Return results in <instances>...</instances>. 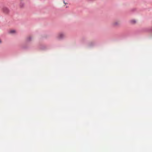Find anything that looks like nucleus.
<instances>
[{
	"label": "nucleus",
	"mask_w": 152,
	"mask_h": 152,
	"mask_svg": "<svg viewBox=\"0 0 152 152\" xmlns=\"http://www.w3.org/2000/svg\"><path fill=\"white\" fill-rule=\"evenodd\" d=\"M3 12L6 13H8L9 10V9L7 7H4L3 9Z\"/></svg>",
	"instance_id": "f257e3e1"
},
{
	"label": "nucleus",
	"mask_w": 152,
	"mask_h": 152,
	"mask_svg": "<svg viewBox=\"0 0 152 152\" xmlns=\"http://www.w3.org/2000/svg\"><path fill=\"white\" fill-rule=\"evenodd\" d=\"M120 22L118 21H115L113 23V25L114 26H119L120 25Z\"/></svg>",
	"instance_id": "f03ea898"
},
{
	"label": "nucleus",
	"mask_w": 152,
	"mask_h": 152,
	"mask_svg": "<svg viewBox=\"0 0 152 152\" xmlns=\"http://www.w3.org/2000/svg\"><path fill=\"white\" fill-rule=\"evenodd\" d=\"M65 36V35L62 33H60L58 35V37L59 39H61L64 37Z\"/></svg>",
	"instance_id": "7ed1b4c3"
},
{
	"label": "nucleus",
	"mask_w": 152,
	"mask_h": 152,
	"mask_svg": "<svg viewBox=\"0 0 152 152\" xmlns=\"http://www.w3.org/2000/svg\"><path fill=\"white\" fill-rule=\"evenodd\" d=\"M15 32V31L14 30H11L9 33L10 34H14Z\"/></svg>",
	"instance_id": "20e7f679"
},
{
	"label": "nucleus",
	"mask_w": 152,
	"mask_h": 152,
	"mask_svg": "<svg viewBox=\"0 0 152 152\" xmlns=\"http://www.w3.org/2000/svg\"><path fill=\"white\" fill-rule=\"evenodd\" d=\"M132 22L133 23H136V21L135 20H132Z\"/></svg>",
	"instance_id": "39448f33"
},
{
	"label": "nucleus",
	"mask_w": 152,
	"mask_h": 152,
	"mask_svg": "<svg viewBox=\"0 0 152 152\" xmlns=\"http://www.w3.org/2000/svg\"><path fill=\"white\" fill-rule=\"evenodd\" d=\"M64 4H66V3H65V2L64 1Z\"/></svg>",
	"instance_id": "423d86ee"
},
{
	"label": "nucleus",
	"mask_w": 152,
	"mask_h": 152,
	"mask_svg": "<svg viewBox=\"0 0 152 152\" xmlns=\"http://www.w3.org/2000/svg\"><path fill=\"white\" fill-rule=\"evenodd\" d=\"M1 43V40L0 39V43Z\"/></svg>",
	"instance_id": "0eeeda50"
}]
</instances>
